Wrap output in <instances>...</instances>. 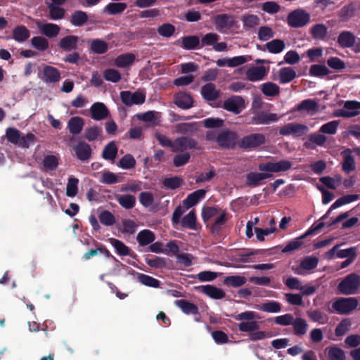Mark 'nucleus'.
I'll return each instance as SVG.
<instances>
[{
    "mask_svg": "<svg viewBox=\"0 0 360 360\" xmlns=\"http://www.w3.org/2000/svg\"><path fill=\"white\" fill-rule=\"evenodd\" d=\"M191 154L188 152L177 154L173 158L174 165L176 167L184 166L189 162Z\"/></svg>",
    "mask_w": 360,
    "mask_h": 360,
    "instance_id": "obj_64",
    "label": "nucleus"
},
{
    "mask_svg": "<svg viewBox=\"0 0 360 360\" xmlns=\"http://www.w3.org/2000/svg\"><path fill=\"white\" fill-rule=\"evenodd\" d=\"M319 259L316 257L309 256L304 258L295 269V272L298 274H302L304 271H310L317 266Z\"/></svg>",
    "mask_w": 360,
    "mask_h": 360,
    "instance_id": "obj_23",
    "label": "nucleus"
},
{
    "mask_svg": "<svg viewBox=\"0 0 360 360\" xmlns=\"http://www.w3.org/2000/svg\"><path fill=\"white\" fill-rule=\"evenodd\" d=\"M115 199L120 206L126 210H131L134 208L136 201V197L129 194L116 195Z\"/></svg>",
    "mask_w": 360,
    "mask_h": 360,
    "instance_id": "obj_32",
    "label": "nucleus"
},
{
    "mask_svg": "<svg viewBox=\"0 0 360 360\" xmlns=\"http://www.w3.org/2000/svg\"><path fill=\"white\" fill-rule=\"evenodd\" d=\"M174 103L181 109L188 110L193 107V99L186 92H179L175 95Z\"/></svg>",
    "mask_w": 360,
    "mask_h": 360,
    "instance_id": "obj_19",
    "label": "nucleus"
},
{
    "mask_svg": "<svg viewBox=\"0 0 360 360\" xmlns=\"http://www.w3.org/2000/svg\"><path fill=\"white\" fill-rule=\"evenodd\" d=\"M88 20L89 17L86 12L77 10L71 14L70 22L73 26L79 27L86 23Z\"/></svg>",
    "mask_w": 360,
    "mask_h": 360,
    "instance_id": "obj_29",
    "label": "nucleus"
},
{
    "mask_svg": "<svg viewBox=\"0 0 360 360\" xmlns=\"http://www.w3.org/2000/svg\"><path fill=\"white\" fill-rule=\"evenodd\" d=\"M136 165V160L131 154L124 155L119 161L118 166L124 169L134 168Z\"/></svg>",
    "mask_w": 360,
    "mask_h": 360,
    "instance_id": "obj_62",
    "label": "nucleus"
},
{
    "mask_svg": "<svg viewBox=\"0 0 360 360\" xmlns=\"http://www.w3.org/2000/svg\"><path fill=\"white\" fill-rule=\"evenodd\" d=\"M359 195H357V194H352V195H344L340 198H338L330 207V210L327 212V213L323 215L322 217H321V219L323 220L325 219L329 214L330 212L333 210V209H335L337 207H339L343 205H345V204H348V203H350L353 201H355L356 200H358L359 198Z\"/></svg>",
    "mask_w": 360,
    "mask_h": 360,
    "instance_id": "obj_28",
    "label": "nucleus"
},
{
    "mask_svg": "<svg viewBox=\"0 0 360 360\" xmlns=\"http://www.w3.org/2000/svg\"><path fill=\"white\" fill-rule=\"evenodd\" d=\"M38 27L43 34L49 38L56 37L60 30V27L53 23L38 24Z\"/></svg>",
    "mask_w": 360,
    "mask_h": 360,
    "instance_id": "obj_34",
    "label": "nucleus"
},
{
    "mask_svg": "<svg viewBox=\"0 0 360 360\" xmlns=\"http://www.w3.org/2000/svg\"><path fill=\"white\" fill-rule=\"evenodd\" d=\"M311 22V15L303 8L294 10V27H303Z\"/></svg>",
    "mask_w": 360,
    "mask_h": 360,
    "instance_id": "obj_14",
    "label": "nucleus"
},
{
    "mask_svg": "<svg viewBox=\"0 0 360 360\" xmlns=\"http://www.w3.org/2000/svg\"><path fill=\"white\" fill-rule=\"evenodd\" d=\"M91 115L94 120H102L106 118L109 114L107 107L103 103L97 102L91 107Z\"/></svg>",
    "mask_w": 360,
    "mask_h": 360,
    "instance_id": "obj_20",
    "label": "nucleus"
},
{
    "mask_svg": "<svg viewBox=\"0 0 360 360\" xmlns=\"http://www.w3.org/2000/svg\"><path fill=\"white\" fill-rule=\"evenodd\" d=\"M60 6L54 5V4H50L48 6L50 19L56 20L64 18L65 10Z\"/></svg>",
    "mask_w": 360,
    "mask_h": 360,
    "instance_id": "obj_45",
    "label": "nucleus"
},
{
    "mask_svg": "<svg viewBox=\"0 0 360 360\" xmlns=\"http://www.w3.org/2000/svg\"><path fill=\"white\" fill-rule=\"evenodd\" d=\"M136 240L140 246H146L154 242L155 236L152 231L144 229L137 234Z\"/></svg>",
    "mask_w": 360,
    "mask_h": 360,
    "instance_id": "obj_31",
    "label": "nucleus"
},
{
    "mask_svg": "<svg viewBox=\"0 0 360 360\" xmlns=\"http://www.w3.org/2000/svg\"><path fill=\"white\" fill-rule=\"evenodd\" d=\"M310 33L314 39L323 40L327 36L328 28L325 25L318 23L311 27Z\"/></svg>",
    "mask_w": 360,
    "mask_h": 360,
    "instance_id": "obj_38",
    "label": "nucleus"
},
{
    "mask_svg": "<svg viewBox=\"0 0 360 360\" xmlns=\"http://www.w3.org/2000/svg\"><path fill=\"white\" fill-rule=\"evenodd\" d=\"M265 136L262 134L255 133L243 136L238 143L240 148L251 150L257 148L265 143Z\"/></svg>",
    "mask_w": 360,
    "mask_h": 360,
    "instance_id": "obj_4",
    "label": "nucleus"
},
{
    "mask_svg": "<svg viewBox=\"0 0 360 360\" xmlns=\"http://www.w3.org/2000/svg\"><path fill=\"white\" fill-rule=\"evenodd\" d=\"M202 98L207 101H213L219 97L220 91L213 83H207L201 88Z\"/></svg>",
    "mask_w": 360,
    "mask_h": 360,
    "instance_id": "obj_21",
    "label": "nucleus"
},
{
    "mask_svg": "<svg viewBox=\"0 0 360 360\" xmlns=\"http://www.w3.org/2000/svg\"><path fill=\"white\" fill-rule=\"evenodd\" d=\"M102 134V128L98 126L86 128L84 131V137L89 141L96 140Z\"/></svg>",
    "mask_w": 360,
    "mask_h": 360,
    "instance_id": "obj_52",
    "label": "nucleus"
},
{
    "mask_svg": "<svg viewBox=\"0 0 360 360\" xmlns=\"http://www.w3.org/2000/svg\"><path fill=\"white\" fill-rule=\"evenodd\" d=\"M309 73L315 77H323L330 73L328 68L323 65H313L311 66Z\"/></svg>",
    "mask_w": 360,
    "mask_h": 360,
    "instance_id": "obj_63",
    "label": "nucleus"
},
{
    "mask_svg": "<svg viewBox=\"0 0 360 360\" xmlns=\"http://www.w3.org/2000/svg\"><path fill=\"white\" fill-rule=\"evenodd\" d=\"M174 304L187 315H199V309L198 306L186 300H176L174 301Z\"/></svg>",
    "mask_w": 360,
    "mask_h": 360,
    "instance_id": "obj_22",
    "label": "nucleus"
},
{
    "mask_svg": "<svg viewBox=\"0 0 360 360\" xmlns=\"http://www.w3.org/2000/svg\"><path fill=\"white\" fill-rule=\"evenodd\" d=\"M247 279L243 276L233 275L224 278V284L233 288H238L245 284Z\"/></svg>",
    "mask_w": 360,
    "mask_h": 360,
    "instance_id": "obj_43",
    "label": "nucleus"
},
{
    "mask_svg": "<svg viewBox=\"0 0 360 360\" xmlns=\"http://www.w3.org/2000/svg\"><path fill=\"white\" fill-rule=\"evenodd\" d=\"M327 141L326 136L321 134L314 133L309 136V141L305 143V146L308 148H314L315 146H322Z\"/></svg>",
    "mask_w": 360,
    "mask_h": 360,
    "instance_id": "obj_44",
    "label": "nucleus"
},
{
    "mask_svg": "<svg viewBox=\"0 0 360 360\" xmlns=\"http://www.w3.org/2000/svg\"><path fill=\"white\" fill-rule=\"evenodd\" d=\"M206 195V191L205 189H198L186 197L184 200V205L187 207L190 208L195 205L200 200L205 198Z\"/></svg>",
    "mask_w": 360,
    "mask_h": 360,
    "instance_id": "obj_25",
    "label": "nucleus"
},
{
    "mask_svg": "<svg viewBox=\"0 0 360 360\" xmlns=\"http://www.w3.org/2000/svg\"><path fill=\"white\" fill-rule=\"evenodd\" d=\"M32 46L40 51H44L49 48V41L44 37H34L31 39Z\"/></svg>",
    "mask_w": 360,
    "mask_h": 360,
    "instance_id": "obj_51",
    "label": "nucleus"
},
{
    "mask_svg": "<svg viewBox=\"0 0 360 360\" xmlns=\"http://www.w3.org/2000/svg\"><path fill=\"white\" fill-rule=\"evenodd\" d=\"M277 119L276 114L264 111L255 114L252 117L254 123L257 124H268L272 122L276 121Z\"/></svg>",
    "mask_w": 360,
    "mask_h": 360,
    "instance_id": "obj_26",
    "label": "nucleus"
},
{
    "mask_svg": "<svg viewBox=\"0 0 360 360\" xmlns=\"http://www.w3.org/2000/svg\"><path fill=\"white\" fill-rule=\"evenodd\" d=\"M79 180L75 177H70L66 186V195L68 197H75L78 192Z\"/></svg>",
    "mask_w": 360,
    "mask_h": 360,
    "instance_id": "obj_54",
    "label": "nucleus"
},
{
    "mask_svg": "<svg viewBox=\"0 0 360 360\" xmlns=\"http://www.w3.org/2000/svg\"><path fill=\"white\" fill-rule=\"evenodd\" d=\"M238 134L229 129L224 130L217 135V144L224 149H233L237 145Z\"/></svg>",
    "mask_w": 360,
    "mask_h": 360,
    "instance_id": "obj_7",
    "label": "nucleus"
},
{
    "mask_svg": "<svg viewBox=\"0 0 360 360\" xmlns=\"http://www.w3.org/2000/svg\"><path fill=\"white\" fill-rule=\"evenodd\" d=\"M108 50V44L101 39H93L90 44V51L96 54H104Z\"/></svg>",
    "mask_w": 360,
    "mask_h": 360,
    "instance_id": "obj_40",
    "label": "nucleus"
},
{
    "mask_svg": "<svg viewBox=\"0 0 360 360\" xmlns=\"http://www.w3.org/2000/svg\"><path fill=\"white\" fill-rule=\"evenodd\" d=\"M186 149L201 150L202 148L198 141L190 136H183L175 139L174 152H183Z\"/></svg>",
    "mask_w": 360,
    "mask_h": 360,
    "instance_id": "obj_8",
    "label": "nucleus"
},
{
    "mask_svg": "<svg viewBox=\"0 0 360 360\" xmlns=\"http://www.w3.org/2000/svg\"><path fill=\"white\" fill-rule=\"evenodd\" d=\"M356 37L349 31L341 32L338 37V43L342 48H350L355 44Z\"/></svg>",
    "mask_w": 360,
    "mask_h": 360,
    "instance_id": "obj_27",
    "label": "nucleus"
},
{
    "mask_svg": "<svg viewBox=\"0 0 360 360\" xmlns=\"http://www.w3.org/2000/svg\"><path fill=\"white\" fill-rule=\"evenodd\" d=\"M291 162L288 160H280L278 162H266L260 163L258 169L266 172H250L246 175V184L250 187H256L262 185V181L272 177L273 175L269 172H285L291 167Z\"/></svg>",
    "mask_w": 360,
    "mask_h": 360,
    "instance_id": "obj_1",
    "label": "nucleus"
},
{
    "mask_svg": "<svg viewBox=\"0 0 360 360\" xmlns=\"http://www.w3.org/2000/svg\"><path fill=\"white\" fill-rule=\"evenodd\" d=\"M72 148L77 159L82 162L88 161L91 158L92 149L91 146L85 141H79Z\"/></svg>",
    "mask_w": 360,
    "mask_h": 360,
    "instance_id": "obj_13",
    "label": "nucleus"
},
{
    "mask_svg": "<svg viewBox=\"0 0 360 360\" xmlns=\"http://www.w3.org/2000/svg\"><path fill=\"white\" fill-rule=\"evenodd\" d=\"M42 79L46 83H56L60 79V73L56 68L45 65L43 69Z\"/></svg>",
    "mask_w": 360,
    "mask_h": 360,
    "instance_id": "obj_16",
    "label": "nucleus"
},
{
    "mask_svg": "<svg viewBox=\"0 0 360 360\" xmlns=\"http://www.w3.org/2000/svg\"><path fill=\"white\" fill-rule=\"evenodd\" d=\"M341 155L343 158L342 163V170L347 174L354 171L356 169V163L352 155L350 148H347L342 151Z\"/></svg>",
    "mask_w": 360,
    "mask_h": 360,
    "instance_id": "obj_17",
    "label": "nucleus"
},
{
    "mask_svg": "<svg viewBox=\"0 0 360 360\" xmlns=\"http://www.w3.org/2000/svg\"><path fill=\"white\" fill-rule=\"evenodd\" d=\"M79 37L75 35H67L62 38L59 43L58 46L64 51H72L77 49V44Z\"/></svg>",
    "mask_w": 360,
    "mask_h": 360,
    "instance_id": "obj_18",
    "label": "nucleus"
},
{
    "mask_svg": "<svg viewBox=\"0 0 360 360\" xmlns=\"http://www.w3.org/2000/svg\"><path fill=\"white\" fill-rule=\"evenodd\" d=\"M138 279L143 285L148 287L158 288L160 286V281L146 274H139Z\"/></svg>",
    "mask_w": 360,
    "mask_h": 360,
    "instance_id": "obj_53",
    "label": "nucleus"
},
{
    "mask_svg": "<svg viewBox=\"0 0 360 360\" xmlns=\"http://www.w3.org/2000/svg\"><path fill=\"white\" fill-rule=\"evenodd\" d=\"M174 44L180 46L185 50H195L200 49V39L197 35L184 36L176 40Z\"/></svg>",
    "mask_w": 360,
    "mask_h": 360,
    "instance_id": "obj_11",
    "label": "nucleus"
},
{
    "mask_svg": "<svg viewBox=\"0 0 360 360\" xmlns=\"http://www.w3.org/2000/svg\"><path fill=\"white\" fill-rule=\"evenodd\" d=\"M58 164V158L53 155H48L45 156L43 160V166L44 170L46 172L56 169Z\"/></svg>",
    "mask_w": 360,
    "mask_h": 360,
    "instance_id": "obj_50",
    "label": "nucleus"
},
{
    "mask_svg": "<svg viewBox=\"0 0 360 360\" xmlns=\"http://www.w3.org/2000/svg\"><path fill=\"white\" fill-rule=\"evenodd\" d=\"M127 5L122 2H112L109 3L103 8V13L108 15H117L120 14L125 11Z\"/></svg>",
    "mask_w": 360,
    "mask_h": 360,
    "instance_id": "obj_36",
    "label": "nucleus"
},
{
    "mask_svg": "<svg viewBox=\"0 0 360 360\" xmlns=\"http://www.w3.org/2000/svg\"><path fill=\"white\" fill-rule=\"evenodd\" d=\"M30 37V30L25 25H18L13 30V39L23 42Z\"/></svg>",
    "mask_w": 360,
    "mask_h": 360,
    "instance_id": "obj_37",
    "label": "nucleus"
},
{
    "mask_svg": "<svg viewBox=\"0 0 360 360\" xmlns=\"http://www.w3.org/2000/svg\"><path fill=\"white\" fill-rule=\"evenodd\" d=\"M7 141L18 147L28 148L35 141L36 137L32 133L23 135L18 129L14 127H8L6 130Z\"/></svg>",
    "mask_w": 360,
    "mask_h": 360,
    "instance_id": "obj_2",
    "label": "nucleus"
},
{
    "mask_svg": "<svg viewBox=\"0 0 360 360\" xmlns=\"http://www.w3.org/2000/svg\"><path fill=\"white\" fill-rule=\"evenodd\" d=\"M220 37L217 33L210 32L204 35L200 39V48L206 46H214L217 42Z\"/></svg>",
    "mask_w": 360,
    "mask_h": 360,
    "instance_id": "obj_61",
    "label": "nucleus"
},
{
    "mask_svg": "<svg viewBox=\"0 0 360 360\" xmlns=\"http://www.w3.org/2000/svg\"><path fill=\"white\" fill-rule=\"evenodd\" d=\"M167 261L168 259L160 257H155L154 258H146V263L150 267L154 269H162L167 266Z\"/></svg>",
    "mask_w": 360,
    "mask_h": 360,
    "instance_id": "obj_49",
    "label": "nucleus"
},
{
    "mask_svg": "<svg viewBox=\"0 0 360 360\" xmlns=\"http://www.w3.org/2000/svg\"><path fill=\"white\" fill-rule=\"evenodd\" d=\"M358 304L356 297H342L333 304V309L339 314H347L354 310Z\"/></svg>",
    "mask_w": 360,
    "mask_h": 360,
    "instance_id": "obj_5",
    "label": "nucleus"
},
{
    "mask_svg": "<svg viewBox=\"0 0 360 360\" xmlns=\"http://www.w3.org/2000/svg\"><path fill=\"white\" fill-rule=\"evenodd\" d=\"M266 75V70L264 66L252 67L245 73L247 79L251 82L262 80Z\"/></svg>",
    "mask_w": 360,
    "mask_h": 360,
    "instance_id": "obj_24",
    "label": "nucleus"
},
{
    "mask_svg": "<svg viewBox=\"0 0 360 360\" xmlns=\"http://www.w3.org/2000/svg\"><path fill=\"white\" fill-rule=\"evenodd\" d=\"M262 91L267 96H275L279 93V87L273 82H266L262 84Z\"/></svg>",
    "mask_w": 360,
    "mask_h": 360,
    "instance_id": "obj_58",
    "label": "nucleus"
},
{
    "mask_svg": "<svg viewBox=\"0 0 360 360\" xmlns=\"http://www.w3.org/2000/svg\"><path fill=\"white\" fill-rule=\"evenodd\" d=\"M109 243L115 249L116 252L120 256H127L130 255V249L122 241L110 238L108 239Z\"/></svg>",
    "mask_w": 360,
    "mask_h": 360,
    "instance_id": "obj_42",
    "label": "nucleus"
},
{
    "mask_svg": "<svg viewBox=\"0 0 360 360\" xmlns=\"http://www.w3.org/2000/svg\"><path fill=\"white\" fill-rule=\"evenodd\" d=\"M328 352V360H345V352L338 347H328L326 349Z\"/></svg>",
    "mask_w": 360,
    "mask_h": 360,
    "instance_id": "obj_57",
    "label": "nucleus"
},
{
    "mask_svg": "<svg viewBox=\"0 0 360 360\" xmlns=\"http://www.w3.org/2000/svg\"><path fill=\"white\" fill-rule=\"evenodd\" d=\"M308 324L306 321L297 318L294 320V333L298 335H303L307 333Z\"/></svg>",
    "mask_w": 360,
    "mask_h": 360,
    "instance_id": "obj_60",
    "label": "nucleus"
},
{
    "mask_svg": "<svg viewBox=\"0 0 360 360\" xmlns=\"http://www.w3.org/2000/svg\"><path fill=\"white\" fill-rule=\"evenodd\" d=\"M285 44L283 40L281 39H274L269 42H267L263 49H261L262 51L267 50L269 52L271 53H278L281 52L285 49Z\"/></svg>",
    "mask_w": 360,
    "mask_h": 360,
    "instance_id": "obj_41",
    "label": "nucleus"
},
{
    "mask_svg": "<svg viewBox=\"0 0 360 360\" xmlns=\"http://www.w3.org/2000/svg\"><path fill=\"white\" fill-rule=\"evenodd\" d=\"M136 56L134 53H127L118 56L115 60V65L118 68H126L134 63Z\"/></svg>",
    "mask_w": 360,
    "mask_h": 360,
    "instance_id": "obj_39",
    "label": "nucleus"
},
{
    "mask_svg": "<svg viewBox=\"0 0 360 360\" xmlns=\"http://www.w3.org/2000/svg\"><path fill=\"white\" fill-rule=\"evenodd\" d=\"M360 289V276L352 273L346 276L338 284V290L345 295H355Z\"/></svg>",
    "mask_w": 360,
    "mask_h": 360,
    "instance_id": "obj_3",
    "label": "nucleus"
},
{
    "mask_svg": "<svg viewBox=\"0 0 360 360\" xmlns=\"http://www.w3.org/2000/svg\"><path fill=\"white\" fill-rule=\"evenodd\" d=\"M117 154V148L114 141L108 143L103 148L102 157L105 160H113Z\"/></svg>",
    "mask_w": 360,
    "mask_h": 360,
    "instance_id": "obj_46",
    "label": "nucleus"
},
{
    "mask_svg": "<svg viewBox=\"0 0 360 360\" xmlns=\"http://www.w3.org/2000/svg\"><path fill=\"white\" fill-rule=\"evenodd\" d=\"M360 113V102L347 101L342 109L335 110L334 115L336 117L350 118Z\"/></svg>",
    "mask_w": 360,
    "mask_h": 360,
    "instance_id": "obj_10",
    "label": "nucleus"
},
{
    "mask_svg": "<svg viewBox=\"0 0 360 360\" xmlns=\"http://www.w3.org/2000/svg\"><path fill=\"white\" fill-rule=\"evenodd\" d=\"M259 328V323L257 321H243L238 324L240 332H254Z\"/></svg>",
    "mask_w": 360,
    "mask_h": 360,
    "instance_id": "obj_55",
    "label": "nucleus"
},
{
    "mask_svg": "<svg viewBox=\"0 0 360 360\" xmlns=\"http://www.w3.org/2000/svg\"><path fill=\"white\" fill-rule=\"evenodd\" d=\"M181 226L191 230L196 229V215L194 210L190 211L183 217Z\"/></svg>",
    "mask_w": 360,
    "mask_h": 360,
    "instance_id": "obj_47",
    "label": "nucleus"
},
{
    "mask_svg": "<svg viewBox=\"0 0 360 360\" xmlns=\"http://www.w3.org/2000/svg\"><path fill=\"white\" fill-rule=\"evenodd\" d=\"M281 304L278 302L271 300L261 304L259 309L268 313H277L281 311Z\"/></svg>",
    "mask_w": 360,
    "mask_h": 360,
    "instance_id": "obj_59",
    "label": "nucleus"
},
{
    "mask_svg": "<svg viewBox=\"0 0 360 360\" xmlns=\"http://www.w3.org/2000/svg\"><path fill=\"white\" fill-rule=\"evenodd\" d=\"M222 108L235 115H238L246 108V103L242 96H231L224 101Z\"/></svg>",
    "mask_w": 360,
    "mask_h": 360,
    "instance_id": "obj_6",
    "label": "nucleus"
},
{
    "mask_svg": "<svg viewBox=\"0 0 360 360\" xmlns=\"http://www.w3.org/2000/svg\"><path fill=\"white\" fill-rule=\"evenodd\" d=\"M294 289H297L300 291L303 295H311L314 293L316 288L314 286L311 285H302L300 281L294 278Z\"/></svg>",
    "mask_w": 360,
    "mask_h": 360,
    "instance_id": "obj_56",
    "label": "nucleus"
},
{
    "mask_svg": "<svg viewBox=\"0 0 360 360\" xmlns=\"http://www.w3.org/2000/svg\"><path fill=\"white\" fill-rule=\"evenodd\" d=\"M227 221V214L223 212L210 226V232L214 236H219Z\"/></svg>",
    "mask_w": 360,
    "mask_h": 360,
    "instance_id": "obj_30",
    "label": "nucleus"
},
{
    "mask_svg": "<svg viewBox=\"0 0 360 360\" xmlns=\"http://www.w3.org/2000/svg\"><path fill=\"white\" fill-rule=\"evenodd\" d=\"M120 95L122 102L127 106L143 104L146 100L145 94L139 91H122Z\"/></svg>",
    "mask_w": 360,
    "mask_h": 360,
    "instance_id": "obj_9",
    "label": "nucleus"
},
{
    "mask_svg": "<svg viewBox=\"0 0 360 360\" xmlns=\"http://www.w3.org/2000/svg\"><path fill=\"white\" fill-rule=\"evenodd\" d=\"M84 120L80 117H72L68 122V128L73 135L79 134L84 127Z\"/></svg>",
    "mask_w": 360,
    "mask_h": 360,
    "instance_id": "obj_33",
    "label": "nucleus"
},
{
    "mask_svg": "<svg viewBox=\"0 0 360 360\" xmlns=\"http://www.w3.org/2000/svg\"><path fill=\"white\" fill-rule=\"evenodd\" d=\"M214 23L218 31L224 32L226 30L233 27L235 21L233 17L228 14H218L214 18Z\"/></svg>",
    "mask_w": 360,
    "mask_h": 360,
    "instance_id": "obj_12",
    "label": "nucleus"
},
{
    "mask_svg": "<svg viewBox=\"0 0 360 360\" xmlns=\"http://www.w3.org/2000/svg\"><path fill=\"white\" fill-rule=\"evenodd\" d=\"M100 222L106 226H111L116 222L115 215L108 210H102L98 214Z\"/></svg>",
    "mask_w": 360,
    "mask_h": 360,
    "instance_id": "obj_48",
    "label": "nucleus"
},
{
    "mask_svg": "<svg viewBox=\"0 0 360 360\" xmlns=\"http://www.w3.org/2000/svg\"><path fill=\"white\" fill-rule=\"evenodd\" d=\"M203 294L209 296L212 299L220 300L226 296L225 292L219 288L212 285H200L197 288Z\"/></svg>",
    "mask_w": 360,
    "mask_h": 360,
    "instance_id": "obj_15",
    "label": "nucleus"
},
{
    "mask_svg": "<svg viewBox=\"0 0 360 360\" xmlns=\"http://www.w3.org/2000/svg\"><path fill=\"white\" fill-rule=\"evenodd\" d=\"M198 131L197 122H183L176 125V131L181 134H193Z\"/></svg>",
    "mask_w": 360,
    "mask_h": 360,
    "instance_id": "obj_35",
    "label": "nucleus"
}]
</instances>
